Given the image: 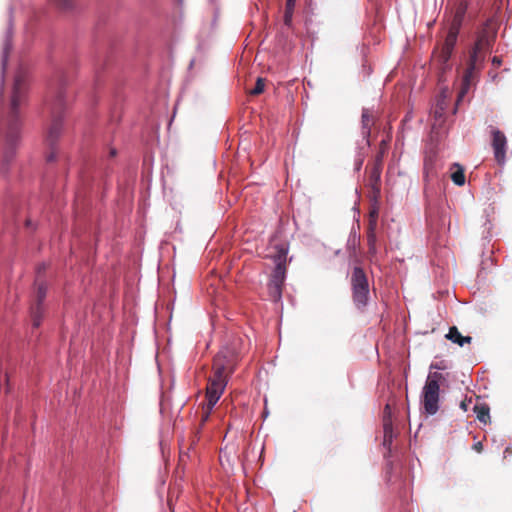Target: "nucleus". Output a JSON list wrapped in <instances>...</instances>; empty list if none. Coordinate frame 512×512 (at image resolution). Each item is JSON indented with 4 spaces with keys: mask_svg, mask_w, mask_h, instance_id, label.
Instances as JSON below:
<instances>
[{
    "mask_svg": "<svg viewBox=\"0 0 512 512\" xmlns=\"http://www.w3.org/2000/svg\"><path fill=\"white\" fill-rule=\"evenodd\" d=\"M239 340H234L232 347H224L213 360V375L209 377L206 387L207 402L215 405L224 392L228 377L233 373L240 351L236 349Z\"/></svg>",
    "mask_w": 512,
    "mask_h": 512,
    "instance_id": "obj_1",
    "label": "nucleus"
},
{
    "mask_svg": "<svg viewBox=\"0 0 512 512\" xmlns=\"http://www.w3.org/2000/svg\"><path fill=\"white\" fill-rule=\"evenodd\" d=\"M26 92V81L23 75L15 77L10 111L7 118L4 134L3 164H8L15 156L20 141V117L19 106L24 102Z\"/></svg>",
    "mask_w": 512,
    "mask_h": 512,
    "instance_id": "obj_2",
    "label": "nucleus"
},
{
    "mask_svg": "<svg viewBox=\"0 0 512 512\" xmlns=\"http://www.w3.org/2000/svg\"><path fill=\"white\" fill-rule=\"evenodd\" d=\"M49 108L51 111V121L47 128L45 136V143L49 148V152L46 155L47 162H52L56 158L55 145L62 133V115L65 107L64 91L59 90L53 101L50 102Z\"/></svg>",
    "mask_w": 512,
    "mask_h": 512,
    "instance_id": "obj_3",
    "label": "nucleus"
},
{
    "mask_svg": "<svg viewBox=\"0 0 512 512\" xmlns=\"http://www.w3.org/2000/svg\"><path fill=\"white\" fill-rule=\"evenodd\" d=\"M490 47V38L482 33L478 36L475 45L471 51L470 58L467 64V68L463 75L462 87L458 93L457 103H459L465 96L470 86L476 78L477 72L480 70L482 63L485 59L486 51Z\"/></svg>",
    "mask_w": 512,
    "mask_h": 512,
    "instance_id": "obj_4",
    "label": "nucleus"
},
{
    "mask_svg": "<svg viewBox=\"0 0 512 512\" xmlns=\"http://www.w3.org/2000/svg\"><path fill=\"white\" fill-rule=\"evenodd\" d=\"M440 372H429L422 391L421 402L424 410L429 415H434L439 410L440 385L445 381Z\"/></svg>",
    "mask_w": 512,
    "mask_h": 512,
    "instance_id": "obj_5",
    "label": "nucleus"
},
{
    "mask_svg": "<svg viewBox=\"0 0 512 512\" xmlns=\"http://www.w3.org/2000/svg\"><path fill=\"white\" fill-rule=\"evenodd\" d=\"M352 296L358 308H364L369 299V283L361 267H355L351 275Z\"/></svg>",
    "mask_w": 512,
    "mask_h": 512,
    "instance_id": "obj_6",
    "label": "nucleus"
},
{
    "mask_svg": "<svg viewBox=\"0 0 512 512\" xmlns=\"http://www.w3.org/2000/svg\"><path fill=\"white\" fill-rule=\"evenodd\" d=\"M46 291H47V287H46L45 283L37 280L34 302L31 306V318H32V325L34 328H38L41 324V320H42L43 312H44L42 303L46 297Z\"/></svg>",
    "mask_w": 512,
    "mask_h": 512,
    "instance_id": "obj_7",
    "label": "nucleus"
},
{
    "mask_svg": "<svg viewBox=\"0 0 512 512\" xmlns=\"http://www.w3.org/2000/svg\"><path fill=\"white\" fill-rule=\"evenodd\" d=\"M458 33H459V26L458 24H453L449 31H448V34L446 36V39H445V42L442 46V49H441V52L439 54V62L442 64V65H445L448 60L450 59L451 57V54L453 52V49H454V46L456 44V41H457V36H458Z\"/></svg>",
    "mask_w": 512,
    "mask_h": 512,
    "instance_id": "obj_8",
    "label": "nucleus"
},
{
    "mask_svg": "<svg viewBox=\"0 0 512 512\" xmlns=\"http://www.w3.org/2000/svg\"><path fill=\"white\" fill-rule=\"evenodd\" d=\"M492 148L497 163L500 165L504 164L506 160L507 139L504 133L498 129L492 130Z\"/></svg>",
    "mask_w": 512,
    "mask_h": 512,
    "instance_id": "obj_9",
    "label": "nucleus"
},
{
    "mask_svg": "<svg viewBox=\"0 0 512 512\" xmlns=\"http://www.w3.org/2000/svg\"><path fill=\"white\" fill-rule=\"evenodd\" d=\"M383 160L382 155L378 154L369 171L368 185L370 186L374 198L380 195V179L382 172Z\"/></svg>",
    "mask_w": 512,
    "mask_h": 512,
    "instance_id": "obj_10",
    "label": "nucleus"
},
{
    "mask_svg": "<svg viewBox=\"0 0 512 512\" xmlns=\"http://www.w3.org/2000/svg\"><path fill=\"white\" fill-rule=\"evenodd\" d=\"M286 262L287 251L284 248H281L274 256L275 268L270 276V280L284 283L286 278Z\"/></svg>",
    "mask_w": 512,
    "mask_h": 512,
    "instance_id": "obj_11",
    "label": "nucleus"
},
{
    "mask_svg": "<svg viewBox=\"0 0 512 512\" xmlns=\"http://www.w3.org/2000/svg\"><path fill=\"white\" fill-rule=\"evenodd\" d=\"M446 338L452 341L453 343L458 344L459 346H464L465 344H469L472 341L470 336H462L456 326H452L449 329Z\"/></svg>",
    "mask_w": 512,
    "mask_h": 512,
    "instance_id": "obj_12",
    "label": "nucleus"
},
{
    "mask_svg": "<svg viewBox=\"0 0 512 512\" xmlns=\"http://www.w3.org/2000/svg\"><path fill=\"white\" fill-rule=\"evenodd\" d=\"M284 283H280L277 281L269 280L268 283V294L272 301L278 302L282 297Z\"/></svg>",
    "mask_w": 512,
    "mask_h": 512,
    "instance_id": "obj_13",
    "label": "nucleus"
},
{
    "mask_svg": "<svg viewBox=\"0 0 512 512\" xmlns=\"http://www.w3.org/2000/svg\"><path fill=\"white\" fill-rule=\"evenodd\" d=\"M473 411L480 422L487 424L490 421V408L486 403L476 404Z\"/></svg>",
    "mask_w": 512,
    "mask_h": 512,
    "instance_id": "obj_14",
    "label": "nucleus"
},
{
    "mask_svg": "<svg viewBox=\"0 0 512 512\" xmlns=\"http://www.w3.org/2000/svg\"><path fill=\"white\" fill-rule=\"evenodd\" d=\"M184 448L185 444L180 443L179 461L176 468V473H179L180 471L183 473L187 465V462L191 459V455L189 453H186L184 451Z\"/></svg>",
    "mask_w": 512,
    "mask_h": 512,
    "instance_id": "obj_15",
    "label": "nucleus"
},
{
    "mask_svg": "<svg viewBox=\"0 0 512 512\" xmlns=\"http://www.w3.org/2000/svg\"><path fill=\"white\" fill-rule=\"evenodd\" d=\"M200 428H196L187 440H183L181 443L185 444L188 450H193L200 439Z\"/></svg>",
    "mask_w": 512,
    "mask_h": 512,
    "instance_id": "obj_16",
    "label": "nucleus"
},
{
    "mask_svg": "<svg viewBox=\"0 0 512 512\" xmlns=\"http://www.w3.org/2000/svg\"><path fill=\"white\" fill-rule=\"evenodd\" d=\"M455 167L457 169L451 174V179L454 182V184L462 186L465 183L464 169L458 164H455Z\"/></svg>",
    "mask_w": 512,
    "mask_h": 512,
    "instance_id": "obj_17",
    "label": "nucleus"
},
{
    "mask_svg": "<svg viewBox=\"0 0 512 512\" xmlns=\"http://www.w3.org/2000/svg\"><path fill=\"white\" fill-rule=\"evenodd\" d=\"M383 429H384L383 445L385 447H389L391 445L392 439H393L392 424L388 421H385L384 425H383Z\"/></svg>",
    "mask_w": 512,
    "mask_h": 512,
    "instance_id": "obj_18",
    "label": "nucleus"
},
{
    "mask_svg": "<svg viewBox=\"0 0 512 512\" xmlns=\"http://www.w3.org/2000/svg\"><path fill=\"white\" fill-rule=\"evenodd\" d=\"M214 406L215 405H211L210 402H207L202 406L201 420L199 426L197 427L200 428V431L202 430V427L205 425V423L208 421Z\"/></svg>",
    "mask_w": 512,
    "mask_h": 512,
    "instance_id": "obj_19",
    "label": "nucleus"
},
{
    "mask_svg": "<svg viewBox=\"0 0 512 512\" xmlns=\"http://www.w3.org/2000/svg\"><path fill=\"white\" fill-rule=\"evenodd\" d=\"M367 242L369 246V253L375 254L376 253V235L374 233V229L371 227L370 231L367 235Z\"/></svg>",
    "mask_w": 512,
    "mask_h": 512,
    "instance_id": "obj_20",
    "label": "nucleus"
},
{
    "mask_svg": "<svg viewBox=\"0 0 512 512\" xmlns=\"http://www.w3.org/2000/svg\"><path fill=\"white\" fill-rule=\"evenodd\" d=\"M264 87H265V80L263 78L259 77V78H257L255 87L252 90H250L249 93L253 96H257L264 91Z\"/></svg>",
    "mask_w": 512,
    "mask_h": 512,
    "instance_id": "obj_21",
    "label": "nucleus"
},
{
    "mask_svg": "<svg viewBox=\"0 0 512 512\" xmlns=\"http://www.w3.org/2000/svg\"><path fill=\"white\" fill-rule=\"evenodd\" d=\"M59 9L68 11L73 8V0H51Z\"/></svg>",
    "mask_w": 512,
    "mask_h": 512,
    "instance_id": "obj_22",
    "label": "nucleus"
},
{
    "mask_svg": "<svg viewBox=\"0 0 512 512\" xmlns=\"http://www.w3.org/2000/svg\"><path fill=\"white\" fill-rule=\"evenodd\" d=\"M372 122V116L370 115L368 110H364L362 113V123L367 132H369V127Z\"/></svg>",
    "mask_w": 512,
    "mask_h": 512,
    "instance_id": "obj_23",
    "label": "nucleus"
},
{
    "mask_svg": "<svg viewBox=\"0 0 512 512\" xmlns=\"http://www.w3.org/2000/svg\"><path fill=\"white\" fill-rule=\"evenodd\" d=\"M292 14H293V10H288L285 8L284 22L286 25H290L291 20H292Z\"/></svg>",
    "mask_w": 512,
    "mask_h": 512,
    "instance_id": "obj_24",
    "label": "nucleus"
},
{
    "mask_svg": "<svg viewBox=\"0 0 512 512\" xmlns=\"http://www.w3.org/2000/svg\"><path fill=\"white\" fill-rule=\"evenodd\" d=\"M296 0H286V9L294 10Z\"/></svg>",
    "mask_w": 512,
    "mask_h": 512,
    "instance_id": "obj_25",
    "label": "nucleus"
},
{
    "mask_svg": "<svg viewBox=\"0 0 512 512\" xmlns=\"http://www.w3.org/2000/svg\"><path fill=\"white\" fill-rule=\"evenodd\" d=\"M473 448L478 452H482L483 450V444L481 442H477L473 445Z\"/></svg>",
    "mask_w": 512,
    "mask_h": 512,
    "instance_id": "obj_26",
    "label": "nucleus"
},
{
    "mask_svg": "<svg viewBox=\"0 0 512 512\" xmlns=\"http://www.w3.org/2000/svg\"><path fill=\"white\" fill-rule=\"evenodd\" d=\"M444 368H445V366H443L442 364H438V363H433L430 366V369H438V370H440V369H444Z\"/></svg>",
    "mask_w": 512,
    "mask_h": 512,
    "instance_id": "obj_27",
    "label": "nucleus"
},
{
    "mask_svg": "<svg viewBox=\"0 0 512 512\" xmlns=\"http://www.w3.org/2000/svg\"><path fill=\"white\" fill-rule=\"evenodd\" d=\"M493 64L500 65L501 64V60L498 57H494L493 58Z\"/></svg>",
    "mask_w": 512,
    "mask_h": 512,
    "instance_id": "obj_28",
    "label": "nucleus"
},
{
    "mask_svg": "<svg viewBox=\"0 0 512 512\" xmlns=\"http://www.w3.org/2000/svg\"><path fill=\"white\" fill-rule=\"evenodd\" d=\"M184 451H185L186 453H189V454L191 455V457H192L193 455H195V451H194V449H193V450H188V449L185 447V448H184Z\"/></svg>",
    "mask_w": 512,
    "mask_h": 512,
    "instance_id": "obj_29",
    "label": "nucleus"
},
{
    "mask_svg": "<svg viewBox=\"0 0 512 512\" xmlns=\"http://www.w3.org/2000/svg\"><path fill=\"white\" fill-rule=\"evenodd\" d=\"M460 406H461V408H462L464 411H467V405H466V403H465L464 401H463V402H461V405H460Z\"/></svg>",
    "mask_w": 512,
    "mask_h": 512,
    "instance_id": "obj_30",
    "label": "nucleus"
},
{
    "mask_svg": "<svg viewBox=\"0 0 512 512\" xmlns=\"http://www.w3.org/2000/svg\"><path fill=\"white\" fill-rule=\"evenodd\" d=\"M110 155H111L112 157H114V156L116 155V150H115V149H111V150H110Z\"/></svg>",
    "mask_w": 512,
    "mask_h": 512,
    "instance_id": "obj_31",
    "label": "nucleus"
},
{
    "mask_svg": "<svg viewBox=\"0 0 512 512\" xmlns=\"http://www.w3.org/2000/svg\"><path fill=\"white\" fill-rule=\"evenodd\" d=\"M504 453H505V454H507V453H512V450H511L509 447H507V448L505 449V452H504Z\"/></svg>",
    "mask_w": 512,
    "mask_h": 512,
    "instance_id": "obj_32",
    "label": "nucleus"
}]
</instances>
